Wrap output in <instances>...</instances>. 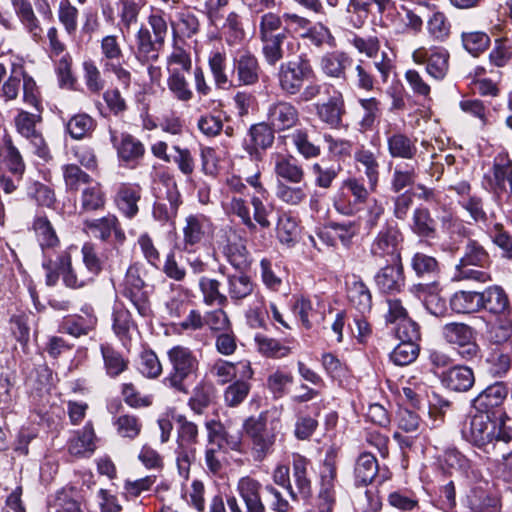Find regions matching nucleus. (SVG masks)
<instances>
[{"mask_svg": "<svg viewBox=\"0 0 512 512\" xmlns=\"http://www.w3.org/2000/svg\"><path fill=\"white\" fill-rule=\"evenodd\" d=\"M312 64L305 54L296 59L282 62L279 65L276 77L279 89L288 97L297 96V103L310 102L321 93L318 83L310 82L314 78Z\"/></svg>", "mask_w": 512, "mask_h": 512, "instance_id": "nucleus-1", "label": "nucleus"}, {"mask_svg": "<svg viewBox=\"0 0 512 512\" xmlns=\"http://www.w3.org/2000/svg\"><path fill=\"white\" fill-rule=\"evenodd\" d=\"M280 429V418L276 408L262 411L258 415L247 417L242 430L250 441L251 455L256 462H262L273 452L277 433Z\"/></svg>", "mask_w": 512, "mask_h": 512, "instance_id": "nucleus-2", "label": "nucleus"}, {"mask_svg": "<svg viewBox=\"0 0 512 512\" xmlns=\"http://www.w3.org/2000/svg\"><path fill=\"white\" fill-rule=\"evenodd\" d=\"M463 254L456 264L453 281L487 282L490 275L483 269L491 264V257L485 247L476 239L466 237Z\"/></svg>", "mask_w": 512, "mask_h": 512, "instance_id": "nucleus-3", "label": "nucleus"}, {"mask_svg": "<svg viewBox=\"0 0 512 512\" xmlns=\"http://www.w3.org/2000/svg\"><path fill=\"white\" fill-rule=\"evenodd\" d=\"M392 68V61L385 52H382L380 59H359L353 68L352 82L359 90L373 91L380 82L388 81Z\"/></svg>", "mask_w": 512, "mask_h": 512, "instance_id": "nucleus-4", "label": "nucleus"}, {"mask_svg": "<svg viewBox=\"0 0 512 512\" xmlns=\"http://www.w3.org/2000/svg\"><path fill=\"white\" fill-rule=\"evenodd\" d=\"M503 415L506 414L500 413L501 424L497 425L489 414L476 412L470 420L469 441L485 453L491 454L495 443L502 439V432H512L511 428L505 426Z\"/></svg>", "mask_w": 512, "mask_h": 512, "instance_id": "nucleus-5", "label": "nucleus"}, {"mask_svg": "<svg viewBox=\"0 0 512 512\" xmlns=\"http://www.w3.org/2000/svg\"><path fill=\"white\" fill-rule=\"evenodd\" d=\"M421 335L419 326L411 319H404L399 322L395 335L391 332L384 333L378 338V345L375 350H388L392 352H420Z\"/></svg>", "mask_w": 512, "mask_h": 512, "instance_id": "nucleus-6", "label": "nucleus"}, {"mask_svg": "<svg viewBox=\"0 0 512 512\" xmlns=\"http://www.w3.org/2000/svg\"><path fill=\"white\" fill-rule=\"evenodd\" d=\"M404 237L397 224L386 222L372 240L369 253L376 261H401V249Z\"/></svg>", "mask_w": 512, "mask_h": 512, "instance_id": "nucleus-7", "label": "nucleus"}, {"mask_svg": "<svg viewBox=\"0 0 512 512\" xmlns=\"http://www.w3.org/2000/svg\"><path fill=\"white\" fill-rule=\"evenodd\" d=\"M369 190L359 179L348 178L343 182L341 190L335 195L333 207L344 216H352L367 201Z\"/></svg>", "mask_w": 512, "mask_h": 512, "instance_id": "nucleus-8", "label": "nucleus"}, {"mask_svg": "<svg viewBox=\"0 0 512 512\" xmlns=\"http://www.w3.org/2000/svg\"><path fill=\"white\" fill-rule=\"evenodd\" d=\"M219 250L226 261L236 271H247L252 264V257L246 246V240L232 228L224 232L218 242Z\"/></svg>", "mask_w": 512, "mask_h": 512, "instance_id": "nucleus-9", "label": "nucleus"}, {"mask_svg": "<svg viewBox=\"0 0 512 512\" xmlns=\"http://www.w3.org/2000/svg\"><path fill=\"white\" fill-rule=\"evenodd\" d=\"M145 283L136 266H130L125 274L123 282L119 286L120 294L127 298L142 317H149L152 313Z\"/></svg>", "mask_w": 512, "mask_h": 512, "instance_id": "nucleus-10", "label": "nucleus"}, {"mask_svg": "<svg viewBox=\"0 0 512 512\" xmlns=\"http://www.w3.org/2000/svg\"><path fill=\"white\" fill-rule=\"evenodd\" d=\"M274 130L267 122L253 124L244 138L242 146L253 162L263 160L265 151L274 143Z\"/></svg>", "mask_w": 512, "mask_h": 512, "instance_id": "nucleus-11", "label": "nucleus"}, {"mask_svg": "<svg viewBox=\"0 0 512 512\" xmlns=\"http://www.w3.org/2000/svg\"><path fill=\"white\" fill-rule=\"evenodd\" d=\"M183 250L192 252L194 248L201 244L214 231V225L210 217L202 214H190L185 218L183 226Z\"/></svg>", "mask_w": 512, "mask_h": 512, "instance_id": "nucleus-12", "label": "nucleus"}, {"mask_svg": "<svg viewBox=\"0 0 512 512\" xmlns=\"http://www.w3.org/2000/svg\"><path fill=\"white\" fill-rule=\"evenodd\" d=\"M412 58L416 64H426L427 73L436 80L444 79L448 73L450 54L443 47H420L413 52Z\"/></svg>", "mask_w": 512, "mask_h": 512, "instance_id": "nucleus-13", "label": "nucleus"}, {"mask_svg": "<svg viewBox=\"0 0 512 512\" xmlns=\"http://www.w3.org/2000/svg\"><path fill=\"white\" fill-rule=\"evenodd\" d=\"M502 439L493 446L494 458L487 457V464L493 473L505 481L512 480V432H502Z\"/></svg>", "mask_w": 512, "mask_h": 512, "instance_id": "nucleus-14", "label": "nucleus"}, {"mask_svg": "<svg viewBox=\"0 0 512 512\" xmlns=\"http://www.w3.org/2000/svg\"><path fill=\"white\" fill-rule=\"evenodd\" d=\"M83 229L96 239L104 242L113 236L115 245H122L126 240L125 232L114 214H108L97 219H86L83 222Z\"/></svg>", "mask_w": 512, "mask_h": 512, "instance_id": "nucleus-15", "label": "nucleus"}, {"mask_svg": "<svg viewBox=\"0 0 512 512\" xmlns=\"http://www.w3.org/2000/svg\"><path fill=\"white\" fill-rule=\"evenodd\" d=\"M261 68L257 57L250 51H238L233 58L232 79L236 77V86H253L258 83Z\"/></svg>", "mask_w": 512, "mask_h": 512, "instance_id": "nucleus-16", "label": "nucleus"}, {"mask_svg": "<svg viewBox=\"0 0 512 512\" xmlns=\"http://www.w3.org/2000/svg\"><path fill=\"white\" fill-rule=\"evenodd\" d=\"M218 271L226 276V296H228V301L231 300L232 303L239 305L253 294L255 283L246 274V271L227 273V268L224 265H220Z\"/></svg>", "mask_w": 512, "mask_h": 512, "instance_id": "nucleus-17", "label": "nucleus"}, {"mask_svg": "<svg viewBox=\"0 0 512 512\" xmlns=\"http://www.w3.org/2000/svg\"><path fill=\"white\" fill-rule=\"evenodd\" d=\"M374 282L381 293H399L405 286V275L401 261H388L385 266L377 271Z\"/></svg>", "mask_w": 512, "mask_h": 512, "instance_id": "nucleus-18", "label": "nucleus"}, {"mask_svg": "<svg viewBox=\"0 0 512 512\" xmlns=\"http://www.w3.org/2000/svg\"><path fill=\"white\" fill-rule=\"evenodd\" d=\"M299 122L298 109L285 100L271 103L267 109V123L274 131H285L296 126Z\"/></svg>", "mask_w": 512, "mask_h": 512, "instance_id": "nucleus-19", "label": "nucleus"}, {"mask_svg": "<svg viewBox=\"0 0 512 512\" xmlns=\"http://www.w3.org/2000/svg\"><path fill=\"white\" fill-rule=\"evenodd\" d=\"M507 394V387L502 382H497L488 386L473 400V407L478 413L496 418Z\"/></svg>", "mask_w": 512, "mask_h": 512, "instance_id": "nucleus-20", "label": "nucleus"}, {"mask_svg": "<svg viewBox=\"0 0 512 512\" xmlns=\"http://www.w3.org/2000/svg\"><path fill=\"white\" fill-rule=\"evenodd\" d=\"M353 58L345 51L325 53L320 60V70L329 79L347 81V71L352 67Z\"/></svg>", "mask_w": 512, "mask_h": 512, "instance_id": "nucleus-21", "label": "nucleus"}, {"mask_svg": "<svg viewBox=\"0 0 512 512\" xmlns=\"http://www.w3.org/2000/svg\"><path fill=\"white\" fill-rule=\"evenodd\" d=\"M387 150L392 158L412 160L418 153L417 138L400 130L385 132Z\"/></svg>", "mask_w": 512, "mask_h": 512, "instance_id": "nucleus-22", "label": "nucleus"}, {"mask_svg": "<svg viewBox=\"0 0 512 512\" xmlns=\"http://www.w3.org/2000/svg\"><path fill=\"white\" fill-rule=\"evenodd\" d=\"M310 461L300 454L293 455L292 461V477L296 489H294L295 499L293 502L310 500L313 494L311 478L308 474Z\"/></svg>", "mask_w": 512, "mask_h": 512, "instance_id": "nucleus-23", "label": "nucleus"}, {"mask_svg": "<svg viewBox=\"0 0 512 512\" xmlns=\"http://www.w3.org/2000/svg\"><path fill=\"white\" fill-rule=\"evenodd\" d=\"M236 490L244 503L245 512H267L261 497L262 484L251 476L241 477Z\"/></svg>", "mask_w": 512, "mask_h": 512, "instance_id": "nucleus-24", "label": "nucleus"}, {"mask_svg": "<svg viewBox=\"0 0 512 512\" xmlns=\"http://www.w3.org/2000/svg\"><path fill=\"white\" fill-rule=\"evenodd\" d=\"M336 466L331 461H325L320 472L319 508L320 512H333L336 503Z\"/></svg>", "mask_w": 512, "mask_h": 512, "instance_id": "nucleus-25", "label": "nucleus"}, {"mask_svg": "<svg viewBox=\"0 0 512 512\" xmlns=\"http://www.w3.org/2000/svg\"><path fill=\"white\" fill-rule=\"evenodd\" d=\"M164 43L156 41L148 27L142 25L135 35V58L142 64L155 62Z\"/></svg>", "mask_w": 512, "mask_h": 512, "instance_id": "nucleus-26", "label": "nucleus"}, {"mask_svg": "<svg viewBox=\"0 0 512 512\" xmlns=\"http://www.w3.org/2000/svg\"><path fill=\"white\" fill-rule=\"evenodd\" d=\"M142 197V187L137 183H121L115 195L118 210L128 219H133L139 212L138 203Z\"/></svg>", "mask_w": 512, "mask_h": 512, "instance_id": "nucleus-27", "label": "nucleus"}, {"mask_svg": "<svg viewBox=\"0 0 512 512\" xmlns=\"http://www.w3.org/2000/svg\"><path fill=\"white\" fill-rule=\"evenodd\" d=\"M274 172L277 178L290 184H300L305 178L302 165L292 155L276 154Z\"/></svg>", "mask_w": 512, "mask_h": 512, "instance_id": "nucleus-28", "label": "nucleus"}, {"mask_svg": "<svg viewBox=\"0 0 512 512\" xmlns=\"http://www.w3.org/2000/svg\"><path fill=\"white\" fill-rule=\"evenodd\" d=\"M465 505L469 509L468 512H500L501 510L499 497L480 486L469 491Z\"/></svg>", "mask_w": 512, "mask_h": 512, "instance_id": "nucleus-29", "label": "nucleus"}, {"mask_svg": "<svg viewBox=\"0 0 512 512\" xmlns=\"http://www.w3.org/2000/svg\"><path fill=\"white\" fill-rule=\"evenodd\" d=\"M173 372L170 376V382L177 390L186 393L187 389L183 385V380L197 369V361L192 354H168Z\"/></svg>", "mask_w": 512, "mask_h": 512, "instance_id": "nucleus-30", "label": "nucleus"}, {"mask_svg": "<svg viewBox=\"0 0 512 512\" xmlns=\"http://www.w3.org/2000/svg\"><path fill=\"white\" fill-rule=\"evenodd\" d=\"M316 112L319 119L331 128L342 125V116L345 114V104L341 93L332 96L327 102L318 104Z\"/></svg>", "mask_w": 512, "mask_h": 512, "instance_id": "nucleus-31", "label": "nucleus"}, {"mask_svg": "<svg viewBox=\"0 0 512 512\" xmlns=\"http://www.w3.org/2000/svg\"><path fill=\"white\" fill-rule=\"evenodd\" d=\"M347 297L350 304L361 314L370 312L372 295L368 286L359 277L353 276L347 281Z\"/></svg>", "mask_w": 512, "mask_h": 512, "instance_id": "nucleus-32", "label": "nucleus"}, {"mask_svg": "<svg viewBox=\"0 0 512 512\" xmlns=\"http://www.w3.org/2000/svg\"><path fill=\"white\" fill-rule=\"evenodd\" d=\"M410 267L416 277L423 280H436L441 274L439 261L423 252H415L411 256Z\"/></svg>", "mask_w": 512, "mask_h": 512, "instance_id": "nucleus-33", "label": "nucleus"}, {"mask_svg": "<svg viewBox=\"0 0 512 512\" xmlns=\"http://www.w3.org/2000/svg\"><path fill=\"white\" fill-rule=\"evenodd\" d=\"M481 309L493 314H505L509 312V299L501 286L493 285L480 292Z\"/></svg>", "mask_w": 512, "mask_h": 512, "instance_id": "nucleus-34", "label": "nucleus"}, {"mask_svg": "<svg viewBox=\"0 0 512 512\" xmlns=\"http://www.w3.org/2000/svg\"><path fill=\"white\" fill-rule=\"evenodd\" d=\"M112 142L117 149L118 157L126 163L139 160L145 153L142 142L130 134H121L119 142H117L116 136L113 135Z\"/></svg>", "mask_w": 512, "mask_h": 512, "instance_id": "nucleus-35", "label": "nucleus"}, {"mask_svg": "<svg viewBox=\"0 0 512 512\" xmlns=\"http://www.w3.org/2000/svg\"><path fill=\"white\" fill-rule=\"evenodd\" d=\"M208 65L217 88L226 90L233 87L234 81L227 74V57L225 52L219 50L211 51L208 57Z\"/></svg>", "mask_w": 512, "mask_h": 512, "instance_id": "nucleus-36", "label": "nucleus"}, {"mask_svg": "<svg viewBox=\"0 0 512 512\" xmlns=\"http://www.w3.org/2000/svg\"><path fill=\"white\" fill-rule=\"evenodd\" d=\"M341 170L340 164L328 163L325 160L315 162L309 168L314 185L321 189H329Z\"/></svg>", "mask_w": 512, "mask_h": 512, "instance_id": "nucleus-37", "label": "nucleus"}, {"mask_svg": "<svg viewBox=\"0 0 512 512\" xmlns=\"http://www.w3.org/2000/svg\"><path fill=\"white\" fill-rule=\"evenodd\" d=\"M411 230L421 238L434 239L436 237V221L428 208L417 207L413 211Z\"/></svg>", "mask_w": 512, "mask_h": 512, "instance_id": "nucleus-38", "label": "nucleus"}, {"mask_svg": "<svg viewBox=\"0 0 512 512\" xmlns=\"http://www.w3.org/2000/svg\"><path fill=\"white\" fill-rule=\"evenodd\" d=\"M443 381L453 391L466 392L472 388L475 378L469 367L455 366L447 371Z\"/></svg>", "mask_w": 512, "mask_h": 512, "instance_id": "nucleus-39", "label": "nucleus"}, {"mask_svg": "<svg viewBox=\"0 0 512 512\" xmlns=\"http://www.w3.org/2000/svg\"><path fill=\"white\" fill-rule=\"evenodd\" d=\"M443 338L450 344L464 347L474 343V330L464 323H448L442 328Z\"/></svg>", "mask_w": 512, "mask_h": 512, "instance_id": "nucleus-40", "label": "nucleus"}, {"mask_svg": "<svg viewBox=\"0 0 512 512\" xmlns=\"http://www.w3.org/2000/svg\"><path fill=\"white\" fill-rule=\"evenodd\" d=\"M170 293L165 308L170 318L182 317L189 307L188 291L181 285L170 283Z\"/></svg>", "mask_w": 512, "mask_h": 512, "instance_id": "nucleus-41", "label": "nucleus"}, {"mask_svg": "<svg viewBox=\"0 0 512 512\" xmlns=\"http://www.w3.org/2000/svg\"><path fill=\"white\" fill-rule=\"evenodd\" d=\"M167 86L173 97L178 101L189 102L194 97L189 82L180 68H168Z\"/></svg>", "mask_w": 512, "mask_h": 512, "instance_id": "nucleus-42", "label": "nucleus"}, {"mask_svg": "<svg viewBox=\"0 0 512 512\" xmlns=\"http://www.w3.org/2000/svg\"><path fill=\"white\" fill-rule=\"evenodd\" d=\"M287 38L284 31L275 36L260 37L262 55L267 65L274 67L284 58L283 43Z\"/></svg>", "mask_w": 512, "mask_h": 512, "instance_id": "nucleus-43", "label": "nucleus"}, {"mask_svg": "<svg viewBox=\"0 0 512 512\" xmlns=\"http://www.w3.org/2000/svg\"><path fill=\"white\" fill-rule=\"evenodd\" d=\"M199 290L206 305L225 307L228 304V296L220 291L221 283L217 279L202 276L199 278Z\"/></svg>", "mask_w": 512, "mask_h": 512, "instance_id": "nucleus-44", "label": "nucleus"}, {"mask_svg": "<svg viewBox=\"0 0 512 512\" xmlns=\"http://www.w3.org/2000/svg\"><path fill=\"white\" fill-rule=\"evenodd\" d=\"M33 228L44 256H47L46 251L48 249H54L59 245L55 229L45 216L36 217L33 222Z\"/></svg>", "mask_w": 512, "mask_h": 512, "instance_id": "nucleus-45", "label": "nucleus"}, {"mask_svg": "<svg viewBox=\"0 0 512 512\" xmlns=\"http://www.w3.org/2000/svg\"><path fill=\"white\" fill-rule=\"evenodd\" d=\"M417 176L416 167L413 164H397L391 175L390 190L394 193H400L405 188L413 186Z\"/></svg>", "mask_w": 512, "mask_h": 512, "instance_id": "nucleus-46", "label": "nucleus"}, {"mask_svg": "<svg viewBox=\"0 0 512 512\" xmlns=\"http://www.w3.org/2000/svg\"><path fill=\"white\" fill-rule=\"evenodd\" d=\"M25 69L22 65L12 64L9 77L0 85V98L4 102L16 100L25 77Z\"/></svg>", "mask_w": 512, "mask_h": 512, "instance_id": "nucleus-47", "label": "nucleus"}, {"mask_svg": "<svg viewBox=\"0 0 512 512\" xmlns=\"http://www.w3.org/2000/svg\"><path fill=\"white\" fill-rule=\"evenodd\" d=\"M105 194L99 183L84 188L80 195L79 214L96 212L105 207Z\"/></svg>", "mask_w": 512, "mask_h": 512, "instance_id": "nucleus-48", "label": "nucleus"}, {"mask_svg": "<svg viewBox=\"0 0 512 512\" xmlns=\"http://www.w3.org/2000/svg\"><path fill=\"white\" fill-rule=\"evenodd\" d=\"M96 126V120L86 113L75 114L65 125L66 131L75 140L90 136Z\"/></svg>", "mask_w": 512, "mask_h": 512, "instance_id": "nucleus-49", "label": "nucleus"}, {"mask_svg": "<svg viewBox=\"0 0 512 512\" xmlns=\"http://www.w3.org/2000/svg\"><path fill=\"white\" fill-rule=\"evenodd\" d=\"M378 472V463L371 453H362L355 464L354 474L357 485L366 486L372 482Z\"/></svg>", "mask_w": 512, "mask_h": 512, "instance_id": "nucleus-50", "label": "nucleus"}, {"mask_svg": "<svg viewBox=\"0 0 512 512\" xmlns=\"http://www.w3.org/2000/svg\"><path fill=\"white\" fill-rule=\"evenodd\" d=\"M480 292L458 291L450 298V307L456 313H473L481 310Z\"/></svg>", "mask_w": 512, "mask_h": 512, "instance_id": "nucleus-51", "label": "nucleus"}, {"mask_svg": "<svg viewBox=\"0 0 512 512\" xmlns=\"http://www.w3.org/2000/svg\"><path fill=\"white\" fill-rule=\"evenodd\" d=\"M95 448L94 429L92 424L88 422L77 437L71 440L69 452L74 456H86L92 454Z\"/></svg>", "mask_w": 512, "mask_h": 512, "instance_id": "nucleus-52", "label": "nucleus"}, {"mask_svg": "<svg viewBox=\"0 0 512 512\" xmlns=\"http://www.w3.org/2000/svg\"><path fill=\"white\" fill-rule=\"evenodd\" d=\"M354 158L364 168L370 191H375L379 180V163L374 153L367 149H360L355 152Z\"/></svg>", "mask_w": 512, "mask_h": 512, "instance_id": "nucleus-53", "label": "nucleus"}, {"mask_svg": "<svg viewBox=\"0 0 512 512\" xmlns=\"http://www.w3.org/2000/svg\"><path fill=\"white\" fill-rule=\"evenodd\" d=\"M66 191L77 192L81 185H89L92 177L77 164H64L61 167Z\"/></svg>", "mask_w": 512, "mask_h": 512, "instance_id": "nucleus-54", "label": "nucleus"}, {"mask_svg": "<svg viewBox=\"0 0 512 512\" xmlns=\"http://www.w3.org/2000/svg\"><path fill=\"white\" fill-rule=\"evenodd\" d=\"M43 111L29 112L19 109L14 117L16 131L24 138L39 132L37 125L42 122Z\"/></svg>", "mask_w": 512, "mask_h": 512, "instance_id": "nucleus-55", "label": "nucleus"}, {"mask_svg": "<svg viewBox=\"0 0 512 512\" xmlns=\"http://www.w3.org/2000/svg\"><path fill=\"white\" fill-rule=\"evenodd\" d=\"M52 371L46 365H39L26 379V385L38 396L48 393L52 386Z\"/></svg>", "mask_w": 512, "mask_h": 512, "instance_id": "nucleus-56", "label": "nucleus"}, {"mask_svg": "<svg viewBox=\"0 0 512 512\" xmlns=\"http://www.w3.org/2000/svg\"><path fill=\"white\" fill-rule=\"evenodd\" d=\"M291 141L297 152L306 160L317 158L321 154V147L311 141L306 129L294 130Z\"/></svg>", "mask_w": 512, "mask_h": 512, "instance_id": "nucleus-57", "label": "nucleus"}, {"mask_svg": "<svg viewBox=\"0 0 512 512\" xmlns=\"http://www.w3.org/2000/svg\"><path fill=\"white\" fill-rule=\"evenodd\" d=\"M3 144L5 148V158L7 162V166L12 175L16 178L17 182H20L22 179V175L25 171V163L24 160L18 150V148L14 145L12 138L10 135H5L3 138Z\"/></svg>", "mask_w": 512, "mask_h": 512, "instance_id": "nucleus-58", "label": "nucleus"}, {"mask_svg": "<svg viewBox=\"0 0 512 512\" xmlns=\"http://www.w3.org/2000/svg\"><path fill=\"white\" fill-rule=\"evenodd\" d=\"M19 22L26 32L36 42L42 39V27L38 17L36 16L32 4L24 6L14 11Z\"/></svg>", "mask_w": 512, "mask_h": 512, "instance_id": "nucleus-59", "label": "nucleus"}, {"mask_svg": "<svg viewBox=\"0 0 512 512\" xmlns=\"http://www.w3.org/2000/svg\"><path fill=\"white\" fill-rule=\"evenodd\" d=\"M57 16L66 33L69 36H75L78 29L79 11L70 0H60Z\"/></svg>", "mask_w": 512, "mask_h": 512, "instance_id": "nucleus-60", "label": "nucleus"}, {"mask_svg": "<svg viewBox=\"0 0 512 512\" xmlns=\"http://www.w3.org/2000/svg\"><path fill=\"white\" fill-rule=\"evenodd\" d=\"M333 237L340 240L344 247H350L353 238L359 233L360 223L354 220L330 222L327 226Z\"/></svg>", "mask_w": 512, "mask_h": 512, "instance_id": "nucleus-61", "label": "nucleus"}, {"mask_svg": "<svg viewBox=\"0 0 512 512\" xmlns=\"http://www.w3.org/2000/svg\"><path fill=\"white\" fill-rule=\"evenodd\" d=\"M461 41L464 49L474 57L482 54L490 45V37L482 31L463 32Z\"/></svg>", "mask_w": 512, "mask_h": 512, "instance_id": "nucleus-62", "label": "nucleus"}, {"mask_svg": "<svg viewBox=\"0 0 512 512\" xmlns=\"http://www.w3.org/2000/svg\"><path fill=\"white\" fill-rule=\"evenodd\" d=\"M451 24L444 13L435 12L427 21L429 36L437 42H444L449 38Z\"/></svg>", "mask_w": 512, "mask_h": 512, "instance_id": "nucleus-63", "label": "nucleus"}, {"mask_svg": "<svg viewBox=\"0 0 512 512\" xmlns=\"http://www.w3.org/2000/svg\"><path fill=\"white\" fill-rule=\"evenodd\" d=\"M215 388L208 383H202L194 389L192 397L189 399L190 408L197 414H201L214 400Z\"/></svg>", "mask_w": 512, "mask_h": 512, "instance_id": "nucleus-64", "label": "nucleus"}]
</instances>
